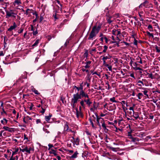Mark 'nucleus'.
I'll use <instances>...</instances> for the list:
<instances>
[{
    "label": "nucleus",
    "mask_w": 160,
    "mask_h": 160,
    "mask_svg": "<svg viewBox=\"0 0 160 160\" xmlns=\"http://www.w3.org/2000/svg\"><path fill=\"white\" fill-rule=\"evenodd\" d=\"M136 96L139 99H141L143 96V95L142 93L139 92L137 95Z\"/></svg>",
    "instance_id": "cd10ccee"
},
{
    "label": "nucleus",
    "mask_w": 160,
    "mask_h": 160,
    "mask_svg": "<svg viewBox=\"0 0 160 160\" xmlns=\"http://www.w3.org/2000/svg\"><path fill=\"white\" fill-rule=\"evenodd\" d=\"M104 49L103 50L102 52L105 53L106 52V51L108 48V47L106 45H104Z\"/></svg>",
    "instance_id": "c9c22d12"
},
{
    "label": "nucleus",
    "mask_w": 160,
    "mask_h": 160,
    "mask_svg": "<svg viewBox=\"0 0 160 160\" xmlns=\"http://www.w3.org/2000/svg\"><path fill=\"white\" fill-rule=\"evenodd\" d=\"M95 118H96V121L97 122V124L99 126L101 127V125L99 123V120L100 119H102V121L103 122V119L101 118H99L98 117V115L97 114H95Z\"/></svg>",
    "instance_id": "9d476101"
},
{
    "label": "nucleus",
    "mask_w": 160,
    "mask_h": 160,
    "mask_svg": "<svg viewBox=\"0 0 160 160\" xmlns=\"http://www.w3.org/2000/svg\"><path fill=\"white\" fill-rule=\"evenodd\" d=\"M140 89H142L144 90L143 91H142V92L143 93V94L144 95H145L148 98L149 96L148 95V88H140Z\"/></svg>",
    "instance_id": "1a4fd4ad"
},
{
    "label": "nucleus",
    "mask_w": 160,
    "mask_h": 160,
    "mask_svg": "<svg viewBox=\"0 0 160 160\" xmlns=\"http://www.w3.org/2000/svg\"><path fill=\"white\" fill-rule=\"evenodd\" d=\"M116 33H117V40H118L119 41H120V39H119V38L118 37V35H120L121 33L120 30V29L116 30Z\"/></svg>",
    "instance_id": "5701e85b"
},
{
    "label": "nucleus",
    "mask_w": 160,
    "mask_h": 160,
    "mask_svg": "<svg viewBox=\"0 0 160 160\" xmlns=\"http://www.w3.org/2000/svg\"><path fill=\"white\" fill-rule=\"evenodd\" d=\"M159 37H155L154 38V40L156 42H158L159 41Z\"/></svg>",
    "instance_id": "603ef678"
},
{
    "label": "nucleus",
    "mask_w": 160,
    "mask_h": 160,
    "mask_svg": "<svg viewBox=\"0 0 160 160\" xmlns=\"http://www.w3.org/2000/svg\"><path fill=\"white\" fill-rule=\"evenodd\" d=\"M110 148L113 151H114V152H116V148H113V147H110Z\"/></svg>",
    "instance_id": "052dcab7"
},
{
    "label": "nucleus",
    "mask_w": 160,
    "mask_h": 160,
    "mask_svg": "<svg viewBox=\"0 0 160 160\" xmlns=\"http://www.w3.org/2000/svg\"><path fill=\"white\" fill-rule=\"evenodd\" d=\"M51 117V115H49V116H45V119L46 121L47 122H48L50 120Z\"/></svg>",
    "instance_id": "c85d7f7f"
},
{
    "label": "nucleus",
    "mask_w": 160,
    "mask_h": 160,
    "mask_svg": "<svg viewBox=\"0 0 160 160\" xmlns=\"http://www.w3.org/2000/svg\"><path fill=\"white\" fill-rule=\"evenodd\" d=\"M9 160H16L15 159V157H13V156H12Z\"/></svg>",
    "instance_id": "338daca9"
},
{
    "label": "nucleus",
    "mask_w": 160,
    "mask_h": 160,
    "mask_svg": "<svg viewBox=\"0 0 160 160\" xmlns=\"http://www.w3.org/2000/svg\"><path fill=\"white\" fill-rule=\"evenodd\" d=\"M24 29L22 28H20L19 30H18V32L19 34L21 33L23 31Z\"/></svg>",
    "instance_id": "58836bf2"
},
{
    "label": "nucleus",
    "mask_w": 160,
    "mask_h": 160,
    "mask_svg": "<svg viewBox=\"0 0 160 160\" xmlns=\"http://www.w3.org/2000/svg\"><path fill=\"white\" fill-rule=\"evenodd\" d=\"M90 72H91V73L92 74V75H94V74H96L99 77H100V76H101L100 74V73H98L96 72H94L93 70H91L90 71Z\"/></svg>",
    "instance_id": "393cba45"
},
{
    "label": "nucleus",
    "mask_w": 160,
    "mask_h": 160,
    "mask_svg": "<svg viewBox=\"0 0 160 160\" xmlns=\"http://www.w3.org/2000/svg\"><path fill=\"white\" fill-rule=\"evenodd\" d=\"M122 109L123 111L126 113V111L128 110V108L125 107L124 106H123L122 107Z\"/></svg>",
    "instance_id": "09e8293b"
},
{
    "label": "nucleus",
    "mask_w": 160,
    "mask_h": 160,
    "mask_svg": "<svg viewBox=\"0 0 160 160\" xmlns=\"http://www.w3.org/2000/svg\"><path fill=\"white\" fill-rule=\"evenodd\" d=\"M135 106V104H133L132 107H130L129 108V110L131 111H134V107Z\"/></svg>",
    "instance_id": "3c124183"
},
{
    "label": "nucleus",
    "mask_w": 160,
    "mask_h": 160,
    "mask_svg": "<svg viewBox=\"0 0 160 160\" xmlns=\"http://www.w3.org/2000/svg\"><path fill=\"white\" fill-rule=\"evenodd\" d=\"M146 33L147 35L150 37H151L153 35V34L152 33H151L150 32L148 31H147Z\"/></svg>",
    "instance_id": "de8ad7c7"
},
{
    "label": "nucleus",
    "mask_w": 160,
    "mask_h": 160,
    "mask_svg": "<svg viewBox=\"0 0 160 160\" xmlns=\"http://www.w3.org/2000/svg\"><path fill=\"white\" fill-rule=\"evenodd\" d=\"M39 39H37L36 40L34 43L32 45V47H36L37 46L38 44L39 43Z\"/></svg>",
    "instance_id": "c756f323"
},
{
    "label": "nucleus",
    "mask_w": 160,
    "mask_h": 160,
    "mask_svg": "<svg viewBox=\"0 0 160 160\" xmlns=\"http://www.w3.org/2000/svg\"><path fill=\"white\" fill-rule=\"evenodd\" d=\"M78 154V152H75L71 156V158H75L77 157V155Z\"/></svg>",
    "instance_id": "b1692460"
},
{
    "label": "nucleus",
    "mask_w": 160,
    "mask_h": 160,
    "mask_svg": "<svg viewBox=\"0 0 160 160\" xmlns=\"http://www.w3.org/2000/svg\"><path fill=\"white\" fill-rule=\"evenodd\" d=\"M148 77L151 79H154V77L153 76V74L152 73H148Z\"/></svg>",
    "instance_id": "72a5a7b5"
},
{
    "label": "nucleus",
    "mask_w": 160,
    "mask_h": 160,
    "mask_svg": "<svg viewBox=\"0 0 160 160\" xmlns=\"http://www.w3.org/2000/svg\"><path fill=\"white\" fill-rule=\"evenodd\" d=\"M88 96L83 90H81L79 94L77 92L76 94H74L71 102L72 108L74 109L75 108L78 99H81L82 98H88Z\"/></svg>",
    "instance_id": "f257e3e1"
},
{
    "label": "nucleus",
    "mask_w": 160,
    "mask_h": 160,
    "mask_svg": "<svg viewBox=\"0 0 160 160\" xmlns=\"http://www.w3.org/2000/svg\"><path fill=\"white\" fill-rule=\"evenodd\" d=\"M103 61V65L105 67H108V64L106 63V60H102Z\"/></svg>",
    "instance_id": "a18cd8bd"
},
{
    "label": "nucleus",
    "mask_w": 160,
    "mask_h": 160,
    "mask_svg": "<svg viewBox=\"0 0 160 160\" xmlns=\"http://www.w3.org/2000/svg\"><path fill=\"white\" fill-rule=\"evenodd\" d=\"M32 91H33V92H34L35 94H36L38 95L39 94V93L38 92V91L37 90H36L35 89H34V90H32Z\"/></svg>",
    "instance_id": "49530a36"
},
{
    "label": "nucleus",
    "mask_w": 160,
    "mask_h": 160,
    "mask_svg": "<svg viewBox=\"0 0 160 160\" xmlns=\"http://www.w3.org/2000/svg\"><path fill=\"white\" fill-rule=\"evenodd\" d=\"M48 149L49 150L52 148L53 147V145L52 144H51L50 143H49L48 144Z\"/></svg>",
    "instance_id": "6e6d98bb"
},
{
    "label": "nucleus",
    "mask_w": 160,
    "mask_h": 160,
    "mask_svg": "<svg viewBox=\"0 0 160 160\" xmlns=\"http://www.w3.org/2000/svg\"><path fill=\"white\" fill-rule=\"evenodd\" d=\"M148 29L150 32H152L153 31V28L151 25L149 24L148 25Z\"/></svg>",
    "instance_id": "2f4dec72"
},
{
    "label": "nucleus",
    "mask_w": 160,
    "mask_h": 160,
    "mask_svg": "<svg viewBox=\"0 0 160 160\" xmlns=\"http://www.w3.org/2000/svg\"><path fill=\"white\" fill-rule=\"evenodd\" d=\"M105 85H107L108 86V88H107V89L108 90H109L110 89V85L109 84L108 82H106Z\"/></svg>",
    "instance_id": "8fccbe9b"
},
{
    "label": "nucleus",
    "mask_w": 160,
    "mask_h": 160,
    "mask_svg": "<svg viewBox=\"0 0 160 160\" xmlns=\"http://www.w3.org/2000/svg\"><path fill=\"white\" fill-rule=\"evenodd\" d=\"M102 126L104 130L107 129L105 124L104 122L102 123Z\"/></svg>",
    "instance_id": "37998d69"
},
{
    "label": "nucleus",
    "mask_w": 160,
    "mask_h": 160,
    "mask_svg": "<svg viewBox=\"0 0 160 160\" xmlns=\"http://www.w3.org/2000/svg\"><path fill=\"white\" fill-rule=\"evenodd\" d=\"M41 107L42 108V110L40 112L42 114H43L45 112V109L43 107V106H41Z\"/></svg>",
    "instance_id": "c03bdc74"
},
{
    "label": "nucleus",
    "mask_w": 160,
    "mask_h": 160,
    "mask_svg": "<svg viewBox=\"0 0 160 160\" xmlns=\"http://www.w3.org/2000/svg\"><path fill=\"white\" fill-rule=\"evenodd\" d=\"M134 111H133V112L130 111L128 113L129 115H130V116L132 117L133 116V115Z\"/></svg>",
    "instance_id": "4d7b16f0"
},
{
    "label": "nucleus",
    "mask_w": 160,
    "mask_h": 160,
    "mask_svg": "<svg viewBox=\"0 0 160 160\" xmlns=\"http://www.w3.org/2000/svg\"><path fill=\"white\" fill-rule=\"evenodd\" d=\"M149 118L151 119H153L154 118V116L152 115V113L150 114V115H149Z\"/></svg>",
    "instance_id": "e2e57ef3"
},
{
    "label": "nucleus",
    "mask_w": 160,
    "mask_h": 160,
    "mask_svg": "<svg viewBox=\"0 0 160 160\" xmlns=\"http://www.w3.org/2000/svg\"><path fill=\"white\" fill-rule=\"evenodd\" d=\"M5 12L6 13V18H8L12 17L14 18H16L17 13L14 12H9V11L5 10Z\"/></svg>",
    "instance_id": "423d86ee"
},
{
    "label": "nucleus",
    "mask_w": 160,
    "mask_h": 160,
    "mask_svg": "<svg viewBox=\"0 0 160 160\" xmlns=\"http://www.w3.org/2000/svg\"><path fill=\"white\" fill-rule=\"evenodd\" d=\"M84 102L85 101L84 99L81 100L80 102L81 105L84 108H85V105L84 104Z\"/></svg>",
    "instance_id": "a878e982"
},
{
    "label": "nucleus",
    "mask_w": 160,
    "mask_h": 160,
    "mask_svg": "<svg viewBox=\"0 0 160 160\" xmlns=\"http://www.w3.org/2000/svg\"><path fill=\"white\" fill-rule=\"evenodd\" d=\"M134 69L135 70H142V69L140 68L139 67H135L134 68Z\"/></svg>",
    "instance_id": "13d9d810"
},
{
    "label": "nucleus",
    "mask_w": 160,
    "mask_h": 160,
    "mask_svg": "<svg viewBox=\"0 0 160 160\" xmlns=\"http://www.w3.org/2000/svg\"><path fill=\"white\" fill-rule=\"evenodd\" d=\"M64 123L65 124L64 126V130L62 132L63 134H65L67 133V132H68L69 131H70L71 132L73 133L74 134L75 133V132L74 131H72L71 130V129H69V127L68 125V124L67 122H64Z\"/></svg>",
    "instance_id": "39448f33"
},
{
    "label": "nucleus",
    "mask_w": 160,
    "mask_h": 160,
    "mask_svg": "<svg viewBox=\"0 0 160 160\" xmlns=\"http://www.w3.org/2000/svg\"><path fill=\"white\" fill-rule=\"evenodd\" d=\"M111 58V56L109 55L108 54L107 56H104L103 57L102 59V60H106L107 59H109Z\"/></svg>",
    "instance_id": "412c9836"
},
{
    "label": "nucleus",
    "mask_w": 160,
    "mask_h": 160,
    "mask_svg": "<svg viewBox=\"0 0 160 160\" xmlns=\"http://www.w3.org/2000/svg\"><path fill=\"white\" fill-rule=\"evenodd\" d=\"M2 128L4 129L5 130L8 131L10 132H13V130L12 128H9L8 127L4 126Z\"/></svg>",
    "instance_id": "f8f14e48"
},
{
    "label": "nucleus",
    "mask_w": 160,
    "mask_h": 160,
    "mask_svg": "<svg viewBox=\"0 0 160 160\" xmlns=\"http://www.w3.org/2000/svg\"><path fill=\"white\" fill-rule=\"evenodd\" d=\"M92 62L91 61H89L87 62L85 64L86 65L84 66V67L85 69L88 68L90 67V65L91 63Z\"/></svg>",
    "instance_id": "4468645a"
},
{
    "label": "nucleus",
    "mask_w": 160,
    "mask_h": 160,
    "mask_svg": "<svg viewBox=\"0 0 160 160\" xmlns=\"http://www.w3.org/2000/svg\"><path fill=\"white\" fill-rule=\"evenodd\" d=\"M128 136H130L131 137H130V138L132 139V142H136V141H139L138 138H137L132 137L131 135H128Z\"/></svg>",
    "instance_id": "bb28decb"
},
{
    "label": "nucleus",
    "mask_w": 160,
    "mask_h": 160,
    "mask_svg": "<svg viewBox=\"0 0 160 160\" xmlns=\"http://www.w3.org/2000/svg\"><path fill=\"white\" fill-rule=\"evenodd\" d=\"M8 122V120L4 118H3V120L1 121V123L4 125H6L7 124Z\"/></svg>",
    "instance_id": "6ab92c4d"
},
{
    "label": "nucleus",
    "mask_w": 160,
    "mask_h": 160,
    "mask_svg": "<svg viewBox=\"0 0 160 160\" xmlns=\"http://www.w3.org/2000/svg\"><path fill=\"white\" fill-rule=\"evenodd\" d=\"M134 35H132V36L133 37V38H134V42H133V44L137 46L138 44V41L136 40L134 37Z\"/></svg>",
    "instance_id": "f704fd0d"
},
{
    "label": "nucleus",
    "mask_w": 160,
    "mask_h": 160,
    "mask_svg": "<svg viewBox=\"0 0 160 160\" xmlns=\"http://www.w3.org/2000/svg\"><path fill=\"white\" fill-rule=\"evenodd\" d=\"M84 85H86L88 87V88H89V86H90V84L89 83H87V82H85L84 83Z\"/></svg>",
    "instance_id": "5fc2aeb1"
},
{
    "label": "nucleus",
    "mask_w": 160,
    "mask_h": 160,
    "mask_svg": "<svg viewBox=\"0 0 160 160\" xmlns=\"http://www.w3.org/2000/svg\"><path fill=\"white\" fill-rule=\"evenodd\" d=\"M104 37H106L105 36H103V37H101L100 39L99 40L100 41H101L102 42H103V39H104Z\"/></svg>",
    "instance_id": "69168bd1"
},
{
    "label": "nucleus",
    "mask_w": 160,
    "mask_h": 160,
    "mask_svg": "<svg viewBox=\"0 0 160 160\" xmlns=\"http://www.w3.org/2000/svg\"><path fill=\"white\" fill-rule=\"evenodd\" d=\"M20 150L22 152H26L29 154L31 153V151L32 150L33 151V149L30 147H27L25 145H22L21 146V148H20Z\"/></svg>",
    "instance_id": "20e7f679"
},
{
    "label": "nucleus",
    "mask_w": 160,
    "mask_h": 160,
    "mask_svg": "<svg viewBox=\"0 0 160 160\" xmlns=\"http://www.w3.org/2000/svg\"><path fill=\"white\" fill-rule=\"evenodd\" d=\"M139 15L140 17V21H143V17L144 15V12L143 11H141L139 12Z\"/></svg>",
    "instance_id": "2eb2a0df"
},
{
    "label": "nucleus",
    "mask_w": 160,
    "mask_h": 160,
    "mask_svg": "<svg viewBox=\"0 0 160 160\" xmlns=\"http://www.w3.org/2000/svg\"><path fill=\"white\" fill-rule=\"evenodd\" d=\"M18 148H15L14 151L12 152V156H13L14 155L16 154L18 151Z\"/></svg>",
    "instance_id": "7c9ffc66"
},
{
    "label": "nucleus",
    "mask_w": 160,
    "mask_h": 160,
    "mask_svg": "<svg viewBox=\"0 0 160 160\" xmlns=\"http://www.w3.org/2000/svg\"><path fill=\"white\" fill-rule=\"evenodd\" d=\"M112 18V16H108L107 18V21L110 24L112 22V20H111V18Z\"/></svg>",
    "instance_id": "4be33fe9"
},
{
    "label": "nucleus",
    "mask_w": 160,
    "mask_h": 160,
    "mask_svg": "<svg viewBox=\"0 0 160 160\" xmlns=\"http://www.w3.org/2000/svg\"><path fill=\"white\" fill-rule=\"evenodd\" d=\"M121 103L122 104V106H124V105L126 103L125 101L123 100L121 102Z\"/></svg>",
    "instance_id": "680f3d73"
},
{
    "label": "nucleus",
    "mask_w": 160,
    "mask_h": 160,
    "mask_svg": "<svg viewBox=\"0 0 160 160\" xmlns=\"http://www.w3.org/2000/svg\"><path fill=\"white\" fill-rule=\"evenodd\" d=\"M87 98V99H84V101L88 106H90L91 104L92 103V102L90 101V99L89 98V96L88 98Z\"/></svg>",
    "instance_id": "ddd939ff"
},
{
    "label": "nucleus",
    "mask_w": 160,
    "mask_h": 160,
    "mask_svg": "<svg viewBox=\"0 0 160 160\" xmlns=\"http://www.w3.org/2000/svg\"><path fill=\"white\" fill-rule=\"evenodd\" d=\"M83 82H82V83H80V87H79V88L80 90H82L83 89Z\"/></svg>",
    "instance_id": "a19ab883"
},
{
    "label": "nucleus",
    "mask_w": 160,
    "mask_h": 160,
    "mask_svg": "<svg viewBox=\"0 0 160 160\" xmlns=\"http://www.w3.org/2000/svg\"><path fill=\"white\" fill-rule=\"evenodd\" d=\"M155 48L157 52L159 53L160 52V48L157 46H155Z\"/></svg>",
    "instance_id": "e433bc0d"
},
{
    "label": "nucleus",
    "mask_w": 160,
    "mask_h": 160,
    "mask_svg": "<svg viewBox=\"0 0 160 160\" xmlns=\"http://www.w3.org/2000/svg\"><path fill=\"white\" fill-rule=\"evenodd\" d=\"M137 85L140 87H142L144 86V84L143 82L140 80H139L137 82Z\"/></svg>",
    "instance_id": "a211bd4d"
},
{
    "label": "nucleus",
    "mask_w": 160,
    "mask_h": 160,
    "mask_svg": "<svg viewBox=\"0 0 160 160\" xmlns=\"http://www.w3.org/2000/svg\"><path fill=\"white\" fill-rule=\"evenodd\" d=\"M89 120L90 121L91 124L92 125V128H94V129L96 128V127L94 125V123L93 122V121H94V122H95V117L94 116V115H93L92 116V118H89Z\"/></svg>",
    "instance_id": "0eeeda50"
},
{
    "label": "nucleus",
    "mask_w": 160,
    "mask_h": 160,
    "mask_svg": "<svg viewBox=\"0 0 160 160\" xmlns=\"http://www.w3.org/2000/svg\"><path fill=\"white\" fill-rule=\"evenodd\" d=\"M72 89H77L78 91H79V90H80L79 87H77L76 86H74L72 87Z\"/></svg>",
    "instance_id": "79ce46f5"
},
{
    "label": "nucleus",
    "mask_w": 160,
    "mask_h": 160,
    "mask_svg": "<svg viewBox=\"0 0 160 160\" xmlns=\"http://www.w3.org/2000/svg\"><path fill=\"white\" fill-rule=\"evenodd\" d=\"M32 10V9H30L29 8L27 9L26 10V12L25 13V14H26V15H28L29 13V11H31Z\"/></svg>",
    "instance_id": "bf43d9fd"
},
{
    "label": "nucleus",
    "mask_w": 160,
    "mask_h": 160,
    "mask_svg": "<svg viewBox=\"0 0 160 160\" xmlns=\"http://www.w3.org/2000/svg\"><path fill=\"white\" fill-rule=\"evenodd\" d=\"M158 101V99L155 100L154 99H152V100H151V101L153 102L154 103H156L157 101Z\"/></svg>",
    "instance_id": "774afa93"
},
{
    "label": "nucleus",
    "mask_w": 160,
    "mask_h": 160,
    "mask_svg": "<svg viewBox=\"0 0 160 160\" xmlns=\"http://www.w3.org/2000/svg\"><path fill=\"white\" fill-rule=\"evenodd\" d=\"M130 76L131 77L134 78H135L134 73H130Z\"/></svg>",
    "instance_id": "0e129e2a"
},
{
    "label": "nucleus",
    "mask_w": 160,
    "mask_h": 160,
    "mask_svg": "<svg viewBox=\"0 0 160 160\" xmlns=\"http://www.w3.org/2000/svg\"><path fill=\"white\" fill-rule=\"evenodd\" d=\"M12 24L13 25H11L6 32V34L8 37H10L13 35V30H15L17 27L15 22H13Z\"/></svg>",
    "instance_id": "7ed1b4c3"
},
{
    "label": "nucleus",
    "mask_w": 160,
    "mask_h": 160,
    "mask_svg": "<svg viewBox=\"0 0 160 160\" xmlns=\"http://www.w3.org/2000/svg\"><path fill=\"white\" fill-rule=\"evenodd\" d=\"M136 120L139 117V114L138 112L134 111L133 116Z\"/></svg>",
    "instance_id": "dca6fc26"
},
{
    "label": "nucleus",
    "mask_w": 160,
    "mask_h": 160,
    "mask_svg": "<svg viewBox=\"0 0 160 160\" xmlns=\"http://www.w3.org/2000/svg\"><path fill=\"white\" fill-rule=\"evenodd\" d=\"M2 112H1V115H3L4 114H7V113L5 111L4 109V108L3 107H2Z\"/></svg>",
    "instance_id": "4c0bfd02"
},
{
    "label": "nucleus",
    "mask_w": 160,
    "mask_h": 160,
    "mask_svg": "<svg viewBox=\"0 0 160 160\" xmlns=\"http://www.w3.org/2000/svg\"><path fill=\"white\" fill-rule=\"evenodd\" d=\"M148 1H145L143 3H141L139 6V7L140 8H142L143 7H145L146 8L147 7V4L148 3Z\"/></svg>",
    "instance_id": "9b49d317"
},
{
    "label": "nucleus",
    "mask_w": 160,
    "mask_h": 160,
    "mask_svg": "<svg viewBox=\"0 0 160 160\" xmlns=\"http://www.w3.org/2000/svg\"><path fill=\"white\" fill-rule=\"evenodd\" d=\"M76 115L77 118H78L79 117H82L83 114L81 111H79L78 110V108L76 109Z\"/></svg>",
    "instance_id": "6e6552de"
},
{
    "label": "nucleus",
    "mask_w": 160,
    "mask_h": 160,
    "mask_svg": "<svg viewBox=\"0 0 160 160\" xmlns=\"http://www.w3.org/2000/svg\"><path fill=\"white\" fill-rule=\"evenodd\" d=\"M110 101L113 102L117 103L118 102V101L115 100V97H113L112 98H110Z\"/></svg>",
    "instance_id": "473e14b6"
},
{
    "label": "nucleus",
    "mask_w": 160,
    "mask_h": 160,
    "mask_svg": "<svg viewBox=\"0 0 160 160\" xmlns=\"http://www.w3.org/2000/svg\"><path fill=\"white\" fill-rule=\"evenodd\" d=\"M13 3L14 4V6L15 5V4H16L17 5H19L22 3V2H21V1L20 0H15L14 1Z\"/></svg>",
    "instance_id": "aec40b11"
},
{
    "label": "nucleus",
    "mask_w": 160,
    "mask_h": 160,
    "mask_svg": "<svg viewBox=\"0 0 160 160\" xmlns=\"http://www.w3.org/2000/svg\"><path fill=\"white\" fill-rule=\"evenodd\" d=\"M101 27V25L99 24L95 25L92 28V30L88 38V40H92L94 39L98 33L99 32Z\"/></svg>",
    "instance_id": "f03ea898"
},
{
    "label": "nucleus",
    "mask_w": 160,
    "mask_h": 160,
    "mask_svg": "<svg viewBox=\"0 0 160 160\" xmlns=\"http://www.w3.org/2000/svg\"><path fill=\"white\" fill-rule=\"evenodd\" d=\"M72 139L74 140V143L77 145L79 144V140L78 138L75 139L74 137H72Z\"/></svg>",
    "instance_id": "f3484780"
},
{
    "label": "nucleus",
    "mask_w": 160,
    "mask_h": 160,
    "mask_svg": "<svg viewBox=\"0 0 160 160\" xmlns=\"http://www.w3.org/2000/svg\"><path fill=\"white\" fill-rule=\"evenodd\" d=\"M96 50L95 48H94L92 49L90 51V53L91 54H92V55L93 52H96Z\"/></svg>",
    "instance_id": "ea45409f"
},
{
    "label": "nucleus",
    "mask_w": 160,
    "mask_h": 160,
    "mask_svg": "<svg viewBox=\"0 0 160 160\" xmlns=\"http://www.w3.org/2000/svg\"><path fill=\"white\" fill-rule=\"evenodd\" d=\"M112 32V34L113 35H117L116 31V29H114L113 30Z\"/></svg>",
    "instance_id": "864d4df0"
}]
</instances>
